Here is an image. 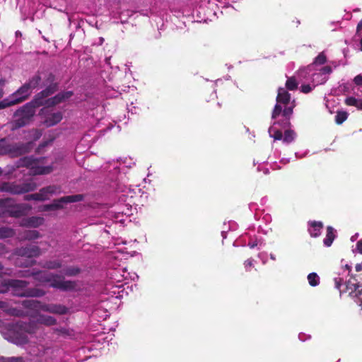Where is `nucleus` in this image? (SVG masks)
Instances as JSON below:
<instances>
[{
	"mask_svg": "<svg viewBox=\"0 0 362 362\" xmlns=\"http://www.w3.org/2000/svg\"><path fill=\"white\" fill-rule=\"evenodd\" d=\"M276 101V103L272 111V119H275L281 115L284 119L281 121L274 122L273 125L269 127V133L270 136L273 137L275 140H281L283 139L282 133L280 130L276 129L274 125L279 124L284 128L289 127L291 124L290 118L296 104L294 100L291 102V94L288 93L286 88L282 87L278 89Z\"/></svg>",
	"mask_w": 362,
	"mask_h": 362,
	"instance_id": "obj_1",
	"label": "nucleus"
},
{
	"mask_svg": "<svg viewBox=\"0 0 362 362\" xmlns=\"http://www.w3.org/2000/svg\"><path fill=\"white\" fill-rule=\"evenodd\" d=\"M12 270L5 269L0 262V277L4 275L11 276ZM29 283L23 280L6 279L0 284V293H5L9 291L13 296L16 297L40 298L44 296L46 292L37 288H28Z\"/></svg>",
	"mask_w": 362,
	"mask_h": 362,
	"instance_id": "obj_2",
	"label": "nucleus"
},
{
	"mask_svg": "<svg viewBox=\"0 0 362 362\" xmlns=\"http://www.w3.org/2000/svg\"><path fill=\"white\" fill-rule=\"evenodd\" d=\"M35 280L41 284L49 283V286L63 291H73L76 288V283L72 281L64 280V277L45 271H36L32 273Z\"/></svg>",
	"mask_w": 362,
	"mask_h": 362,
	"instance_id": "obj_3",
	"label": "nucleus"
},
{
	"mask_svg": "<svg viewBox=\"0 0 362 362\" xmlns=\"http://www.w3.org/2000/svg\"><path fill=\"white\" fill-rule=\"evenodd\" d=\"M13 342L17 344H24L28 342L27 334H33L37 330V324L34 322H23L21 320L7 324Z\"/></svg>",
	"mask_w": 362,
	"mask_h": 362,
	"instance_id": "obj_4",
	"label": "nucleus"
},
{
	"mask_svg": "<svg viewBox=\"0 0 362 362\" xmlns=\"http://www.w3.org/2000/svg\"><path fill=\"white\" fill-rule=\"evenodd\" d=\"M42 104L43 102L42 100L35 98L33 101L26 103L23 107L18 109L14 113V117L16 119L12 122L11 129L14 130L28 124L35 115L36 107L42 105Z\"/></svg>",
	"mask_w": 362,
	"mask_h": 362,
	"instance_id": "obj_5",
	"label": "nucleus"
},
{
	"mask_svg": "<svg viewBox=\"0 0 362 362\" xmlns=\"http://www.w3.org/2000/svg\"><path fill=\"white\" fill-rule=\"evenodd\" d=\"M54 81V76L48 72H38L34 75L27 83L32 89L37 87L47 86L45 90L37 94L36 98L42 100L54 92L55 87L52 83Z\"/></svg>",
	"mask_w": 362,
	"mask_h": 362,
	"instance_id": "obj_6",
	"label": "nucleus"
},
{
	"mask_svg": "<svg viewBox=\"0 0 362 362\" xmlns=\"http://www.w3.org/2000/svg\"><path fill=\"white\" fill-rule=\"evenodd\" d=\"M18 167H26L32 175H47L53 170L52 165H45V158H34L32 156L21 158L18 161Z\"/></svg>",
	"mask_w": 362,
	"mask_h": 362,
	"instance_id": "obj_7",
	"label": "nucleus"
},
{
	"mask_svg": "<svg viewBox=\"0 0 362 362\" xmlns=\"http://www.w3.org/2000/svg\"><path fill=\"white\" fill-rule=\"evenodd\" d=\"M31 143L10 144L6 138L0 139V155L17 157L30 151Z\"/></svg>",
	"mask_w": 362,
	"mask_h": 362,
	"instance_id": "obj_8",
	"label": "nucleus"
},
{
	"mask_svg": "<svg viewBox=\"0 0 362 362\" xmlns=\"http://www.w3.org/2000/svg\"><path fill=\"white\" fill-rule=\"evenodd\" d=\"M15 254L21 257L29 258V259L25 260V262H23L21 259L16 261V264L18 266L28 267L36 263L35 260L30 259V258L39 257L42 254V252L41 249L38 246L34 245H28L25 247L17 248L15 251Z\"/></svg>",
	"mask_w": 362,
	"mask_h": 362,
	"instance_id": "obj_9",
	"label": "nucleus"
},
{
	"mask_svg": "<svg viewBox=\"0 0 362 362\" xmlns=\"http://www.w3.org/2000/svg\"><path fill=\"white\" fill-rule=\"evenodd\" d=\"M332 71V67L326 66L320 69H314V71L310 72V74H303L300 75V71H298V76L300 78H305V81H310L313 86H316L320 84L325 83L328 79V75Z\"/></svg>",
	"mask_w": 362,
	"mask_h": 362,
	"instance_id": "obj_10",
	"label": "nucleus"
},
{
	"mask_svg": "<svg viewBox=\"0 0 362 362\" xmlns=\"http://www.w3.org/2000/svg\"><path fill=\"white\" fill-rule=\"evenodd\" d=\"M37 187L36 183L32 181L25 182L22 184L3 182L0 185V192H6L12 194H21L34 191Z\"/></svg>",
	"mask_w": 362,
	"mask_h": 362,
	"instance_id": "obj_11",
	"label": "nucleus"
},
{
	"mask_svg": "<svg viewBox=\"0 0 362 362\" xmlns=\"http://www.w3.org/2000/svg\"><path fill=\"white\" fill-rule=\"evenodd\" d=\"M83 196L82 194L69 195L60 198L59 199L54 200L53 203L46 205L45 210L58 209L62 207L63 204L74 203L83 200Z\"/></svg>",
	"mask_w": 362,
	"mask_h": 362,
	"instance_id": "obj_12",
	"label": "nucleus"
},
{
	"mask_svg": "<svg viewBox=\"0 0 362 362\" xmlns=\"http://www.w3.org/2000/svg\"><path fill=\"white\" fill-rule=\"evenodd\" d=\"M42 311L56 315H65L69 312V308L62 304L44 303Z\"/></svg>",
	"mask_w": 362,
	"mask_h": 362,
	"instance_id": "obj_13",
	"label": "nucleus"
},
{
	"mask_svg": "<svg viewBox=\"0 0 362 362\" xmlns=\"http://www.w3.org/2000/svg\"><path fill=\"white\" fill-rule=\"evenodd\" d=\"M32 90L26 83L11 94V96L13 99L17 100L16 104H18L26 100L30 95Z\"/></svg>",
	"mask_w": 362,
	"mask_h": 362,
	"instance_id": "obj_14",
	"label": "nucleus"
},
{
	"mask_svg": "<svg viewBox=\"0 0 362 362\" xmlns=\"http://www.w3.org/2000/svg\"><path fill=\"white\" fill-rule=\"evenodd\" d=\"M327 61L326 55L324 52H320L315 58L313 64L308 66V67L300 69V75L303 74H310V72L314 71L316 69V66L322 65Z\"/></svg>",
	"mask_w": 362,
	"mask_h": 362,
	"instance_id": "obj_15",
	"label": "nucleus"
},
{
	"mask_svg": "<svg viewBox=\"0 0 362 362\" xmlns=\"http://www.w3.org/2000/svg\"><path fill=\"white\" fill-rule=\"evenodd\" d=\"M60 192V188L56 185H49L40 189L39 194L42 197V201H45L49 198V196Z\"/></svg>",
	"mask_w": 362,
	"mask_h": 362,
	"instance_id": "obj_16",
	"label": "nucleus"
},
{
	"mask_svg": "<svg viewBox=\"0 0 362 362\" xmlns=\"http://www.w3.org/2000/svg\"><path fill=\"white\" fill-rule=\"evenodd\" d=\"M44 218L40 216H32L22 220L20 225L25 227L37 228L42 225Z\"/></svg>",
	"mask_w": 362,
	"mask_h": 362,
	"instance_id": "obj_17",
	"label": "nucleus"
},
{
	"mask_svg": "<svg viewBox=\"0 0 362 362\" xmlns=\"http://www.w3.org/2000/svg\"><path fill=\"white\" fill-rule=\"evenodd\" d=\"M31 206L26 204L16 205L9 211L11 216L20 217L25 214L26 211L30 210Z\"/></svg>",
	"mask_w": 362,
	"mask_h": 362,
	"instance_id": "obj_18",
	"label": "nucleus"
},
{
	"mask_svg": "<svg viewBox=\"0 0 362 362\" xmlns=\"http://www.w3.org/2000/svg\"><path fill=\"white\" fill-rule=\"evenodd\" d=\"M62 119L60 112H51L46 117L44 123L47 127H52L59 123Z\"/></svg>",
	"mask_w": 362,
	"mask_h": 362,
	"instance_id": "obj_19",
	"label": "nucleus"
},
{
	"mask_svg": "<svg viewBox=\"0 0 362 362\" xmlns=\"http://www.w3.org/2000/svg\"><path fill=\"white\" fill-rule=\"evenodd\" d=\"M37 322L45 326H52L57 324V320L52 316L44 314L37 315Z\"/></svg>",
	"mask_w": 362,
	"mask_h": 362,
	"instance_id": "obj_20",
	"label": "nucleus"
},
{
	"mask_svg": "<svg viewBox=\"0 0 362 362\" xmlns=\"http://www.w3.org/2000/svg\"><path fill=\"white\" fill-rule=\"evenodd\" d=\"M22 305L25 308L33 310L35 311H42L43 303L36 300H25L22 302Z\"/></svg>",
	"mask_w": 362,
	"mask_h": 362,
	"instance_id": "obj_21",
	"label": "nucleus"
},
{
	"mask_svg": "<svg viewBox=\"0 0 362 362\" xmlns=\"http://www.w3.org/2000/svg\"><path fill=\"white\" fill-rule=\"evenodd\" d=\"M53 334L58 337H74V331L66 327H60L52 329Z\"/></svg>",
	"mask_w": 362,
	"mask_h": 362,
	"instance_id": "obj_22",
	"label": "nucleus"
},
{
	"mask_svg": "<svg viewBox=\"0 0 362 362\" xmlns=\"http://www.w3.org/2000/svg\"><path fill=\"white\" fill-rule=\"evenodd\" d=\"M298 81L296 78L295 76L288 77L286 82V88L289 90H295L298 88V83L300 82H303L305 78H300L298 75Z\"/></svg>",
	"mask_w": 362,
	"mask_h": 362,
	"instance_id": "obj_23",
	"label": "nucleus"
},
{
	"mask_svg": "<svg viewBox=\"0 0 362 362\" xmlns=\"http://www.w3.org/2000/svg\"><path fill=\"white\" fill-rule=\"evenodd\" d=\"M323 227L322 222L313 221L310 223L308 228L309 233L312 237H317L320 235L321 229Z\"/></svg>",
	"mask_w": 362,
	"mask_h": 362,
	"instance_id": "obj_24",
	"label": "nucleus"
},
{
	"mask_svg": "<svg viewBox=\"0 0 362 362\" xmlns=\"http://www.w3.org/2000/svg\"><path fill=\"white\" fill-rule=\"evenodd\" d=\"M42 235L37 230H25L20 237L21 240H33L40 238Z\"/></svg>",
	"mask_w": 362,
	"mask_h": 362,
	"instance_id": "obj_25",
	"label": "nucleus"
},
{
	"mask_svg": "<svg viewBox=\"0 0 362 362\" xmlns=\"http://www.w3.org/2000/svg\"><path fill=\"white\" fill-rule=\"evenodd\" d=\"M335 238V230L332 226L327 228L326 237L323 240L324 245L326 247H329Z\"/></svg>",
	"mask_w": 362,
	"mask_h": 362,
	"instance_id": "obj_26",
	"label": "nucleus"
},
{
	"mask_svg": "<svg viewBox=\"0 0 362 362\" xmlns=\"http://www.w3.org/2000/svg\"><path fill=\"white\" fill-rule=\"evenodd\" d=\"M43 268L48 269H57L61 268L62 266V263L61 260L54 259V260H49L41 264Z\"/></svg>",
	"mask_w": 362,
	"mask_h": 362,
	"instance_id": "obj_27",
	"label": "nucleus"
},
{
	"mask_svg": "<svg viewBox=\"0 0 362 362\" xmlns=\"http://www.w3.org/2000/svg\"><path fill=\"white\" fill-rule=\"evenodd\" d=\"M345 103L347 105L355 106L358 110H362V99H357L354 97H348L345 100Z\"/></svg>",
	"mask_w": 362,
	"mask_h": 362,
	"instance_id": "obj_28",
	"label": "nucleus"
},
{
	"mask_svg": "<svg viewBox=\"0 0 362 362\" xmlns=\"http://www.w3.org/2000/svg\"><path fill=\"white\" fill-rule=\"evenodd\" d=\"M14 235L13 229L8 227H0V239L13 237Z\"/></svg>",
	"mask_w": 362,
	"mask_h": 362,
	"instance_id": "obj_29",
	"label": "nucleus"
},
{
	"mask_svg": "<svg viewBox=\"0 0 362 362\" xmlns=\"http://www.w3.org/2000/svg\"><path fill=\"white\" fill-rule=\"evenodd\" d=\"M16 101L17 100L13 99L11 95H9L8 98L0 101V110L16 105Z\"/></svg>",
	"mask_w": 362,
	"mask_h": 362,
	"instance_id": "obj_30",
	"label": "nucleus"
},
{
	"mask_svg": "<svg viewBox=\"0 0 362 362\" xmlns=\"http://www.w3.org/2000/svg\"><path fill=\"white\" fill-rule=\"evenodd\" d=\"M296 133L291 129L286 130L283 136V142L285 144H290L296 139Z\"/></svg>",
	"mask_w": 362,
	"mask_h": 362,
	"instance_id": "obj_31",
	"label": "nucleus"
},
{
	"mask_svg": "<svg viewBox=\"0 0 362 362\" xmlns=\"http://www.w3.org/2000/svg\"><path fill=\"white\" fill-rule=\"evenodd\" d=\"M72 95V93L71 91H68L64 93H59L55 97H54L52 100V104H57L62 100H64L65 98H69Z\"/></svg>",
	"mask_w": 362,
	"mask_h": 362,
	"instance_id": "obj_32",
	"label": "nucleus"
},
{
	"mask_svg": "<svg viewBox=\"0 0 362 362\" xmlns=\"http://www.w3.org/2000/svg\"><path fill=\"white\" fill-rule=\"evenodd\" d=\"M308 281L311 286H316L320 284V277L316 273L313 272L308 274Z\"/></svg>",
	"mask_w": 362,
	"mask_h": 362,
	"instance_id": "obj_33",
	"label": "nucleus"
},
{
	"mask_svg": "<svg viewBox=\"0 0 362 362\" xmlns=\"http://www.w3.org/2000/svg\"><path fill=\"white\" fill-rule=\"evenodd\" d=\"M81 269L76 267H69L64 269V274L68 276H76L79 274Z\"/></svg>",
	"mask_w": 362,
	"mask_h": 362,
	"instance_id": "obj_34",
	"label": "nucleus"
},
{
	"mask_svg": "<svg viewBox=\"0 0 362 362\" xmlns=\"http://www.w3.org/2000/svg\"><path fill=\"white\" fill-rule=\"evenodd\" d=\"M348 117V113L344 111L337 112L335 116V122L338 124H342Z\"/></svg>",
	"mask_w": 362,
	"mask_h": 362,
	"instance_id": "obj_35",
	"label": "nucleus"
},
{
	"mask_svg": "<svg viewBox=\"0 0 362 362\" xmlns=\"http://www.w3.org/2000/svg\"><path fill=\"white\" fill-rule=\"evenodd\" d=\"M110 275L112 279L118 282L123 281L124 279H126V277H124V274H121L120 270L117 269L112 270L110 273Z\"/></svg>",
	"mask_w": 362,
	"mask_h": 362,
	"instance_id": "obj_36",
	"label": "nucleus"
},
{
	"mask_svg": "<svg viewBox=\"0 0 362 362\" xmlns=\"http://www.w3.org/2000/svg\"><path fill=\"white\" fill-rule=\"evenodd\" d=\"M52 353H53L52 349H51L49 347L45 348L43 346H41V348L39 349V353L37 354V356L40 358H42L45 355L52 354Z\"/></svg>",
	"mask_w": 362,
	"mask_h": 362,
	"instance_id": "obj_37",
	"label": "nucleus"
},
{
	"mask_svg": "<svg viewBox=\"0 0 362 362\" xmlns=\"http://www.w3.org/2000/svg\"><path fill=\"white\" fill-rule=\"evenodd\" d=\"M42 197H40L39 192L27 194L24 197V199L26 201L35 200V201H42Z\"/></svg>",
	"mask_w": 362,
	"mask_h": 362,
	"instance_id": "obj_38",
	"label": "nucleus"
},
{
	"mask_svg": "<svg viewBox=\"0 0 362 362\" xmlns=\"http://www.w3.org/2000/svg\"><path fill=\"white\" fill-rule=\"evenodd\" d=\"M315 87V86H313V84H312V86L310 83L303 84L300 86V91L303 93H308L311 92Z\"/></svg>",
	"mask_w": 362,
	"mask_h": 362,
	"instance_id": "obj_39",
	"label": "nucleus"
},
{
	"mask_svg": "<svg viewBox=\"0 0 362 362\" xmlns=\"http://www.w3.org/2000/svg\"><path fill=\"white\" fill-rule=\"evenodd\" d=\"M6 362H23V358L21 357H11L6 359Z\"/></svg>",
	"mask_w": 362,
	"mask_h": 362,
	"instance_id": "obj_40",
	"label": "nucleus"
},
{
	"mask_svg": "<svg viewBox=\"0 0 362 362\" xmlns=\"http://www.w3.org/2000/svg\"><path fill=\"white\" fill-rule=\"evenodd\" d=\"M253 259H248L244 262V266L246 270H248L249 267H252L253 266Z\"/></svg>",
	"mask_w": 362,
	"mask_h": 362,
	"instance_id": "obj_41",
	"label": "nucleus"
},
{
	"mask_svg": "<svg viewBox=\"0 0 362 362\" xmlns=\"http://www.w3.org/2000/svg\"><path fill=\"white\" fill-rule=\"evenodd\" d=\"M335 284V288L337 289H340V286L341 285L342 279L339 277H336L334 279Z\"/></svg>",
	"mask_w": 362,
	"mask_h": 362,
	"instance_id": "obj_42",
	"label": "nucleus"
},
{
	"mask_svg": "<svg viewBox=\"0 0 362 362\" xmlns=\"http://www.w3.org/2000/svg\"><path fill=\"white\" fill-rule=\"evenodd\" d=\"M354 83H355L357 86H361V85H362V76H361V75H357V76L354 78Z\"/></svg>",
	"mask_w": 362,
	"mask_h": 362,
	"instance_id": "obj_43",
	"label": "nucleus"
},
{
	"mask_svg": "<svg viewBox=\"0 0 362 362\" xmlns=\"http://www.w3.org/2000/svg\"><path fill=\"white\" fill-rule=\"evenodd\" d=\"M8 308V303L6 301L0 300V309L7 310Z\"/></svg>",
	"mask_w": 362,
	"mask_h": 362,
	"instance_id": "obj_44",
	"label": "nucleus"
},
{
	"mask_svg": "<svg viewBox=\"0 0 362 362\" xmlns=\"http://www.w3.org/2000/svg\"><path fill=\"white\" fill-rule=\"evenodd\" d=\"M33 272H30V271H25V272H22L21 274H19V276L20 277H29V276H33L32 275V273Z\"/></svg>",
	"mask_w": 362,
	"mask_h": 362,
	"instance_id": "obj_45",
	"label": "nucleus"
},
{
	"mask_svg": "<svg viewBox=\"0 0 362 362\" xmlns=\"http://www.w3.org/2000/svg\"><path fill=\"white\" fill-rule=\"evenodd\" d=\"M356 250L359 253L362 254V239L357 243Z\"/></svg>",
	"mask_w": 362,
	"mask_h": 362,
	"instance_id": "obj_46",
	"label": "nucleus"
},
{
	"mask_svg": "<svg viewBox=\"0 0 362 362\" xmlns=\"http://www.w3.org/2000/svg\"><path fill=\"white\" fill-rule=\"evenodd\" d=\"M305 337V334H303V333H300L299 335H298V338L300 340L304 341H305L307 339H310V336H308L307 337Z\"/></svg>",
	"mask_w": 362,
	"mask_h": 362,
	"instance_id": "obj_47",
	"label": "nucleus"
},
{
	"mask_svg": "<svg viewBox=\"0 0 362 362\" xmlns=\"http://www.w3.org/2000/svg\"><path fill=\"white\" fill-rule=\"evenodd\" d=\"M258 245V242L257 240H255L253 242H250L248 243V246L251 248V249H253L255 248L257 245Z\"/></svg>",
	"mask_w": 362,
	"mask_h": 362,
	"instance_id": "obj_48",
	"label": "nucleus"
},
{
	"mask_svg": "<svg viewBox=\"0 0 362 362\" xmlns=\"http://www.w3.org/2000/svg\"><path fill=\"white\" fill-rule=\"evenodd\" d=\"M6 252L5 245L2 243H0V255Z\"/></svg>",
	"mask_w": 362,
	"mask_h": 362,
	"instance_id": "obj_49",
	"label": "nucleus"
},
{
	"mask_svg": "<svg viewBox=\"0 0 362 362\" xmlns=\"http://www.w3.org/2000/svg\"><path fill=\"white\" fill-rule=\"evenodd\" d=\"M4 84V81H0V98L4 95V90H3Z\"/></svg>",
	"mask_w": 362,
	"mask_h": 362,
	"instance_id": "obj_50",
	"label": "nucleus"
},
{
	"mask_svg": "<svg viewBox=\"0 0 362 362\" xmlns=\"http://www.w3.org/2000/svg\"><path fill=\"white\" fill-rule=\"evenodd\" d=\"M8 199H0V207H2L6 204Z\"/></svg>",
	"mask_w": 362,
	"mask_h": 362,
	"instance_id": "obj_51",
	"label": "nucleus"
},
{
	"mask_svg": "<svg viewBox=\"0 0 362 362\" xmlns=\"http://www.w3.org/2000/svg\"><path fill=\"white\" fill-rule=\"evenodd\" d=\"M356 270L357 272H360V271H361V270H362V264H357L356 265Z\"/></svg>",
	"mask_w": 362,
	"mask_h": 362,
	"instance_id": "obj_52",
	"label": "nucleus"
},
{
	"mask_svg": "<svg viewBox=\"0 0 362 362\" xmlns=\"http://www.w3.org/2000/svg\"><path fill=\"white\" fill-rule=\"evenodd\" d=\"M362 30V19L359 21L357 25V30Z\"/></svg>",
	"mask_w": 362,
	"mask_h": 362,
	"instance_id": "obj_53",
	"label": "nucleus"
},
{
	"mask_svg": "<svg viewBox=\"0 0 362 362\" xmlns=\"http://www.w3.org/2000/svg\"><path fill=\"white\" fill-rule=\"evenodd\" d=\"M358 236V233H356L354 235H353V236L351 238V240L352 242L355 241V240L357 239Z\"/></svg>",
	"mask_w": 362,
	"mask_h": 362,
	"instance_id": "obj_54",
	"label": "nucleus"
},
{
	"mask_svg": "<svg viewBox=\"0 0 362 362\" xmlns=\"http://www.w3.org/2000/svg\"><path fill=\"white\" fill-rule=\"evenodd\" d=\"M281 162L283 163L284 164H286V163H289V159L283 158Z\"/></svg>",
	"mask_w": 362,
	"mask_h": 362,
	"instance_id": "obj_55",
	"label": "nucleus"
},
{
	"mask_svg": "<svg viewBox=\"0 0 362 362\" xmlns=\"http://www.w3.org/2000/svg\"><path fill=\"white\" fill-rule=\"evenodd\" d=\"M270 258L272 259V260H276V257L273 254H270Z\"/></svg>",
	"mask_w": 362,
	"mask_h": 362,
	"instance_id": "obj_56",
	"label": "nucleus"
},
{
	"mask_svg": "<svg viewBox=\"0 0 362 362\" xmlns=\"http://www.w3.org/2000/svg\"><path fill=\"white\" fill-rule=\"evenodd\" d=\"M345 268H346L347 270H349V271H350V270H351V266H349V265H348V264H346V265H345Z\"/></svg>",
	"mask_w": 362,
	"mask_h": 362,
	"instance_id": "obj_57",
	"label": "nucleus"
},
{
	"mask_svg": "<svg viewBox=\"0 0 362 362\" xmlns=\"http://www.w3.org/2000/svg\"><path fill=\"white\" fill-rule=\"evenodd\" d=\"M36 133H37V136L36 137L39 138L41 136V133L37 132V131H36Z\"/></svg>",
	"mask_w": 362,
	"mask_h": 362,
	"instance_id": "obj_58",
	"label": "nucleus"
},
{
	"mask_svg": "<svg viewBox=\"0 0 362 362\" xmlns=\"http://www.w3.org/2000/svg\"><path fill=\"white\" fill-rule=\"evenodd\" d=\"M221 234H222L223 238H226V233L224 231H222Z\"/></svg>",
	"mask_w": 362,
	"mask_h": 362,
	"instance_id": "obj_59",
	"label": "nucleus"
},
{
	"mask_svg": "<svg viewBox=\"0 0 362 362\" xmlns=\"http://www.w3.org/2000/svg\"><path fill=\"white\" fill-rule=\"evenodd\" d=\"M332 65H334V67H337L338 66V64L334 62H332Z\"/></svg>",
	"mask_w": 362,
	"mask_h": 362,
	"instance_id": "obj_60",
	"label": "nucleus"
},
{
	"mask_svg": "<svg viewBox=\"0 0 362 362\" xmlns=\"http://www.w3.org/2000/svg\"><path fill=\"white\" fill-rule=\"evenodd\" d=\"M269 173V170L268 169H266L265 171H264V173L265 174H267Z\"/></svg>",
	"mask_w": 362,
	"mask_h": 362,
	"instance_id": "obj_61",
	"label": "nucleus"
},
{
	"mask_svg": "<svg viewBox=\"0 0 362 362\" xmlns=\"http://www.w3.org/2000/svg\"><path fill=\"white\" fill-rule=\"evenodd\" d=\"M2 173H3V170H2V169L0 168V175H2Z\"/></svg>",
	"mask_w": 362,
	"mask_h": 362,
	"instance_id": "obj_62",
	"label": "nucleus"
},
{
	"mask_svg": "<svg viewBox=\"0 0 362 362\" xmlns=\"http://www.w3.org/2000/svg\"><path fill=\"white\" fill-rule=\"evenodd\" d=\"M103 40H103V37H100V41L101 42V43L103 42Z\"/></svg>",
	"mask_w": 362,
	"mask_h": 362,
	"instance_id": "obj_63",
	"label": "nucleus"
},
{
	"mask_svg": "<svg viewBox=\"0 0 362 362\" xmlns=\"http://www.w3.org/2000/svg\"><path fill=\"white\" fill-rule=\"evenodd\" d=\"M361 50H362V37H361Z\"/></svg>",
	"mask_w": 362,
	"mask_h": 362,
	"instance_id": "obj_64",
	"label": "nucleus"
}]
</instances>
